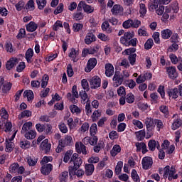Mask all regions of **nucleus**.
I'll return each instance as SVG.
<instances>
[{
  "mask_svg": "<svg viewBox=\"0 0 182 182\" xmlns=\"http://www.w3.org/2000/svg\"><path fill=\"white\" fill-rule=\"evenodd\" d=\"M70 163H73V166L68 167L69 175L70 177L75 176V171H77L79 167L82 166V158L79 157V154L74 153L70 159Z\"/></svg>",
  "mask_w": 182,
  "mask_h": 182,
  "instance_id": "nucleus-1",
  "label": "nucleus"
},
{
  "mask_svg": "<svg viewBox=\"0 0 182 182\" xmlns=\"http://www.w3.org/2000/svg\"><path fill=\"white\" fill-rule=\"evenodd\" d=\"M164 178H167L169 181H171L172 180H177L178 178V175L176 174L177 173V171H176V168H174L173 166L170 167V166H166L165 168H164Z\"/></svg>",
  "mask_w": 182,
  "mask_h": 182,
  "instance_id": "nucleus-2",
  "label": "nucleus"
},
{
  "mask_svg": "<svg viewBox=\"0 0 182 182\" xmlns=\"http://www.w3.org/2000/svg\"><path fill=\"white\" fill-rule=\"evenodd\" d=\"M124 76H123V74L120 72H115L114 75L113 77V81H114V86L115 87H117L118 86H120L122 83H123Z\"/></svg>",
  "mask_w": 182,
  "mask_h": 182,
  "instance_id": "nucleus-3",
  "label": "nucleus"
},
{
  "mask_svg": "<svg viewBox=\"0 0 182 182\" xmlns=\"http://www.w3.org/2000/svg\"><path fill=\"white\" fill-rule=\"evenodd\" d=\"M60 147H67L73 144V138L70 135H66L64 139L59 141Z\"/></svg>",
  "mask_w": 182,
  "mask_h": 182,
  "instance_id": "nucleus-4",
  "label": "nucleus"
},
{
  "mask_svg": "<svg viewBox=\"0 0 182 182\" xmlns=\"http://www.w3.org/2000/svg\"><path fill=\"white\" fill-rule=\"evenodd\" d=\"M141 164L144 170H149L153 166V159L150 156H145L142 159Z\"/></svg>",
  "mask_w": 182,
  "mask_h": 182,
  "instance_id": "nucleus-5",
  "label": "nucleus"
},
{
  "mask_svg": "<svg viewBox=\"0 0 182 182\" xmlns=\"http://www.w3.org/2000/svg\"><path fill=\"white\" fill-rule=\"evenodd\" d=\"M101 80L97 76H94L90 80V86L91 89H97L100 87Z\"/></svg>",
  "mask_w": 182,
  "mask_h": 182,
  "instance_id": "nucleus-6",
  "label": "nucleus"
},
{
  "mask_svg": "<svg viewBox=\"0 0 182 182\" xmlns=\"http://www.w3.org/2000/svg\"><path fill=\"white\" fill-rule=\"evenodd\" d=\"M133 38V34L129 32H127L124 33V36L121 37L120 42L122 45L125 46H130V43L129 41Z\"/></svg>",
  "mask_w": 182,
  "mask_h": 182,
  "instance_id": "nucleus-7",
  "label": "nucleus"
},
{
  "mask_svg": "<svg viewBox=\"0 0 182 182\" xmlns=\"http://www.w3.org/2000/svg\"><path fill=\"white\" fill-rule=\"evenodd\" d=\"M166 72L170 79L174 80L178 77V73H177V70L176 69V67L171 66L166 68Z\"/></svg>",
  "mask_w": 182,
  "mask_h": 182,
  "instance_id": "nucleus-8",
  "label": "nucleus"
},
{
  "mask_svg": "<svg viewBox=\"0 0 182 182\" xmlns=\"http://www.w3.org/2000/svg\"><path fill=\"white\" fill-rule=\"evenodd\" d=\"M96 65H97V60L96 58H90L87 63V67L85 68V72L89 73L92 69H95Z\"/></svg>",
  "mask_w": 182,
  "mask_h": 182,
  "instance_id": "nucleus-9",
  "label": "nucleus"
},
{
  "mask_svg": "<svg viewBox=\"0 0 182 182\" xmlns=\"http://www.w3.org/2000/svg\"><path fill=\"white\" fill-rule=\"evenodd\" d=\"M75 150L77 153H79V154H87V150L86 149V146L84 145L83 143L80 142V143H76L75 144Z\"/></svg>",
  "mask_w": 182,
  "mask_h": 182,
  "instance_id": "nucleus-10",
  "label": "nucleus"
},
{
  "mask_svg": "<svg viewBox=\"0 0 182 182\" xmlns=\"http://www.w3.org/2000/svg\"><path fill=\"white\" fill-rule=\"evenodd\" d=\"M93 42H96V36L90 31L87 33L85 38V43L86 45H90L91 43H93Z\"/></svg>",
  "mask_w": 182,
  "mask_h": 182,
  "instance_id": "nucleus-11",
  "label": "nucleus"
},
{
  "mask_svg": "<svg viewBox=\"0 0 182 182\" xmlns=\"http://www.w3.org/2000/svg\"><path fill=\"white\" fill-rule=\"evenodd\" d=\"M16 65H18V58L13 57L7 61V63H6V68L7 70H11V69L16 66Z\"/></svg>",
  "mask_w": 182,
  "mask_h": 182,
  "instance_id": "nucleus-12",
  "label": "nucleus"
},
{
  "mask_svg": "<svg viewBox=\"0 0 182 182\" xmlns=\"http://www.w3.org/2000/svg\"><path fill=\"white\" fill-rule=\"evenodd\" d=\"M80 97L81 99L82 105H87V103H90V98H89V95L86 93V91L80 92Z\"/></svg>",
  "mask_w": 182,
  "mask_h": 182,
  "instance_id": "nucleus-13",
  "label": "nucleus"
},
{
  "mask_svg": "<svg viewBox=\"0 0 182 182\" xmlns=\"http://www.w3.org/2000/svg\"><path fill=\"white\" fill-rule=\"evenodd\" d=\"M114 74V67H113V65L110 63H107L105 65V75L107 76V77H110L111 76H113Z\"/></svg>",
  "mask_w": 182,
  "mask_h": 182,
  "instance_id": "nucleus-14",
  "label": "nucleus"
},
{
  "mask_svg": "<svg viewBox=\"0 0 182 182\" xmlns=\"http://www.w3.org/2000/svg\"><path fill=\"white\" fill-rule=\"evenodd\" d=\"M52 170H53V166L51 164L43 165L41 167V173L44 176H48Z\"/></svg>",
  "mask_w": 182,
  "mask_h": 182,
  "instance_id": "nucleus-15",
  "label": "nucleus"
},
{
  "mask_svg": "<svg viewBox=\"0 0 182 182\" xmlns=\"http://www.w3.org/2000/svg\"><path fill=\"white\" fill-rule=\"evenodd\" d=\"M68 56L73 62H77V60H79V58H77V56H79V50L74 48H71Z\"/></svg>",
  "mask_w": 182,
  "mask_h": 182,
  "instance_id": "nucleus-16",
  "label": "nucleus"
},
{
  "mask_svg": "<svg viewBox=\"0 0 182 182\" xmlns=\"http://www.w3.org/2000/svg\"><path fill=\"white\" fill-rule=\"evenodd\" d=\"M148 147L151 151H154V150H156V147L159 150L160 148V144L154 139H151L148 143Z\"/></svg>",
  "mask_w": 182,
  "mask_h": 182,
  "instance_id": "nucleus-17",
  "label": "nucleus"
},
{
  "mask_svg": "<svg viewBox=\"0 0 182 182\" xmlns=\"http://www.w3.org/2000/svg\"><path fill=\"white\" fill-rule=\"evenodd\" d=\"M49 140L48 139L42 141L41 147L45 153H49L50 151L51 144L48 143Z\"/></svg>",
  "mask_w": 182,
  "mask_h": 182,
  "instance_id": "nucleus-18",
  "label": "nucleus"
},
{
  "mask_svg": "<svg viewBox=\"0 0 182 182\" xmlns=\"http://www.w3.org/2000/svg\"><path fill=\"white\" fill-rule=\"evenodd\" d=\"M111 11L112 12V15H122L123 7L120 6L119 4H115L111 9Z\"/></svg>",
  "mask_w": 182,
  "mask_h": 182,
  "instance_id": "nucleus-19",
  "label": "nucleus"
},
{
  "mask_svg": "<svg viewBox=\"0 0 182 182\" xmlns=\"http://www.w3.org/2000/svg\"><path fill=\"white\" fill-rule=\"evenodd\" d=\"M100 117H102V109L95 110L91 115L92 122H97Z\"/></svg>",
  "mask_w": 182,
  "mask_h": 182,
  "instance_id": "nucleus-20",
  "label": "nucleus"
},
{
  "mask_svg": "<svg viewBox=\"0 0 182 182\" xmlns=\"http://www.w3.org/2000/svg\"><path fill=\"white\" fill-rule=\"evenodd\" d=\"M159 110L161 113H163L164 117L165 119H168V116H170V111H168V107L166 105H161L159 107Z\"/></svg>",
  "mask_w": 182,
  "mask_h": 182,
  "instance_id": "nucleus-21",
  "label": "nucleus"
},
{
  "mask_svg": "<svg viewBox=\"0 0 182 182\" xmlns=\"http://www.w3.org/2000/svg\"><path fill=\"white\" fill-rule=\"evenodd\" d=\"M85 174L86 176H92L95 171V165L92 164H85Z\"/></svg>",
  "mask_w": 182,
  "mask_h": 182,
  "instance_id": "nucleus-22",
  "label": "nucleus"
},
{
  "mask_svg": "<svg viewBox=\"0 0 182 182\" xmlns=\"http://www.w3.org/2000/svg\"><path fill=\"white\" fill-rule=\"evenodd\" d=\"M101 28L102 31L107 32V33H112V32H113V29L110 27V24H109V21H107L102 23Z\"/></svg>",
  "mask_w": 182,
  "mask_h": 182,
  "instance_id": "nucleus-23",
  "label": "nucleus"
},
{
  "mask_svg": "<svg viewBox=\"0 0 182 182\" xmlns=\"http://www.w3.org/2000/svg\"><path fill=\"white\" fill-rule=\"evenodd\" d=\"M15 147V144L12 142V140L11 139H6V151L7 153H11L12 150H14V148Z\"/></svg>",
  "mask_w": 182,
  "mask_h": 182,
  "instance_id": "nucleus-24",
  "label": "nucleus"
},
{
  "mask_svg": "<svg viewBox=\"0 0 182 182\" xmlns=\"http://www.w3.org/2000/svg\"><path fill=\"white\" fill-rule=\"evenodd\" d=\"M169 97H172V99H177L178 97V89L173 88L168 90L167 92Z\"/></svg>",
  "mask_w": 182,
  "mask_h": 182,
  "instance_id": "nucleus-25",
  "label": "nucleus"
},
{
  "mask_svg": "<svg viewBox=\"0 0 182 182\" xmlns=\"http://www.w3.org/2000/svg\"><path fill=\"white\" fill-rule=\"evenodd\" d=\"M145 124L146 129H154L156 127L155 123H154V119L147 117L145 119Z\"/></svg>",
  "mask_w": 182,
  "mask_h": 182,
  "instance_id": "nucleus-26",
  "label": "nucleus"
},
{
  "mask_svg": "<svg viewBox=\"0 0 182 182\" xmlns=\"http://www.w3.org/2000/svg\"><path fill=\"white\" fill-rule=\"evenodd\" d=\"M26 160H27V164H28V166H31L33 167H34V166H36V163H38V159L36 158L29 155L27 156Z\"/></svg>",
  "mask_w": 182,
  "mask_h": 182,
  "instance_id": "nucleus-27",
  "label": "nucleus"
},
{
  "mask_svg": "<svg viewBox=\"0 0 182 182\" xmlns=\"http://www.w3.org/2000/svg\"><path fill=\"white\" fill-rule=\"evenodd\" d=\"M122 151V148L120 145L116 144L113 146L112 149L110 151V154L112 157H116L119 153Z\"/></svg>",
  "mask_w": 182,
  "mask_h": 182,
  "instance_id": "nucleus-28",
  "label": "nucleus"
},
{
  "mask_svg": "<svg viewBox=\"0 0 182 182\" xmlns=\"http://www.w3.org/2000/svg\"><path fill=\"white\" fill-rule=\"evenodd\" d=\"M36 29H38V24L33 21H31L26 25V31H28V32H35Z\"/></svg>",
  "mask_w": 182,
  "mask_h": 182,
  "instance_id": "nucleus-29",
  "label": "nucleus"
},
{
  "mask_svg": "<svg viewBox=\"0 0 182 182\" xmlns=\"http://www.w3.org/2000/svg\"><path fill=\"white\" fill-rule=\"evenodd\" d=\"M32 58H33V50L29 48L26 53V59L28 63H32Z\"/></svg>",
  "mask_w": 182,
  "mask_h": 182,
  "instance_id": "nucleus-30",
  "label": "nucleus"
},
{
  "mask_svg": "<svg viewBox=\"0 0 182 182\" xmlns=\"http://www.w3.org/2000/svg\"><path fill=\"white\" fill-rule=\"evenodd\" d=\"M0 128L1 129V130H4L6 133H7V132H11V129H12V123H3L0 125Z\"/></svg>",
  "mask_w": 182,
  "mask_h": 182,
  "instance_id": "nucleus-31",
  "label": "nucleus"
},
{
  "mask_svg": "<svg viewBox=\"0 0 182 182\" xmlns=\"http://www.w3.org/2000/svg\"><path fill=\"white\" fill-rule=\"evenodd\" d=\"M69 178V172L65 171L59 175L60 182H67Z\"/></svg>",
  "mask_w": 182,
  "mask_h": 182,
  "instance_id": "nucleus-32",
  "label": "nucleus"
},
{
  "mask_svg": "<svg viewBox=\"0 0 182 182\" xmlns=\"http://www.w3.org/2000/svg\"><path fill=\"white\" fill-rule=\"evenodd\" d=\"M25 138L27 139L28 140H33L35 137H36V132L34 131H28L26 132L24 135Z\"/></svg>",
  "mask_w": 182,
  "mask_h": 182,
  "instance_id": "nucleus-33",
  "label": "nucleus"
},
{
  "mask_svg": "<svg viewBox=\"0 0 182 182\" xmlns=\"http://www.w3.org/2000/svg\"><path fill=\"white\" fill-rule=\"evenodd\" d=\"M169 58L171 59V63L173 65H177V63H178V62L182 60L181 57H177V55H176V54H170Z\"/></svg>",
  "mask_w": 182,
  "mask_h": 182,
  "instance_id": "nucleus-34",
  "label": "nucleus"
},
{
  "mask_svg": "<svg viewBox=\"0 0 182 182\" xmlns=\"http://www.w3.org/2000/svg\"><path fill=\"white\" fill-rule=\"evenodd\" d=\"M31 127H32V122H26L22 127L21 134H25V133H26L28 130H31Z\"/></svg>",
  "mask_w": 182,
  "mask_h": 182,
  "instance_id": "nucleus-35",
  "label": "nucleus"
},
{
  "mask_svg": "<svg viewBox=\"0 0 182 182\" xmlns=\"http://www.w3.org/2000/svg\"><path fill=\"white\" fill-rule=\"evenodd\" d=\"M173 35V32L170 29H166L161 31V37L163 39H168Z\"/></svg>",
  "mask_w": 182,
  "mask_h": 182,
  "instance_id": "nucleus-36",
  "label": "nucleus"
},
{
  "mask_svg": "<svg viewBox=\"0 0 182 182\" xmlns=\"http://www.w3.org/2000/svg\"><path fill=\"white\" fill-rule=\"evenodd\" d=\"M25 9L27 11H35V1L33 0H29L26 4Z\"/></svg>",
  "mask_w": 182,
  "mask_h": 182,
  "instance_id": "nucleus-37",
  "label": "nucleus"
},
{
  "mask_svg": "<svg viewBox=\"0 0 182 182\" xmlns=\"http://www.w3.org/2000/svg\"><path fill=\"white\" fill-rule=\"evenodd\" d=\"M72 154H73V150H68L65 152L63 158V162L64 163H68L70 159H72Z\"/></svg>",
  "mask_w": 182,
  "mask_h": 182,
  "instance_id": "nucleus-38",
  "label": "nucleus"
},
{
  "mask_svg": "<svg viewBox=\"0 0 182 182\" xmlns=\"http://www.w3.org/2000/svg\"><path fill=\"white\" fill-rule=\"evenodd\" d=\"M23 97H27L28 101L30 102V100H33V92L32 90H26L23 92Z\"/></svg>",
  "mask_w": 182,
  "mask_h": 182,
  "instance_id": "nucleus-39",
  "label": "nucleus"
},
{
  "mask_svg": "<svg viewBox=\"0 0 182 182\" xmlns=\"http://www.w3.org/2000/svg\"><path fill=\"white\" fill-rule=\"evenodd\" d=\"M32 112L29 110H24L18 115V119H23V117H31Z\"/></svg>",
  "mask_w": 182,
  "mask_h": 182,
  "instance_id": "nucleus-40",
  "label": "nucleus"
},
{
  "mask_svg": "<svg viewBox=\"0 0 182 182\" xmlns=\"http://www.w3.org/2000/svg\"><path fill=\"white\" fill-rule=\"evenodd\" d=\"M70 110L72 113H76L77 114L82 113V109L75 105L70 106Z\"/></svg>",
  "mask_w": 182,
  "mask_h": 182,
  "instance_id": "nucleus-41",
  "label": "nucleus"
},
{
  "mask_svg": "<svg viewBox=\"0 0 182 182\" xmlns=\"http://www.w3.org/2000/svg\"><path fill=\"white\" fill-rule=\"evenodd\" d=\"M135 134L138 140L141 141L144 140V137L146 136V132H144V130H141L135 132Z\"/></svg>",
  "mask_w": 182,
  "mask_h": 182,
  "instance_id": "nucleus-42",
  "label": "nucleus"
},
{
  "mask_svg": "<svg viewBox=\"0 0 182 182\" xmlns=\"http://www.w3.org/2000/svg\"><path fill=\"white\" fill-rule=\"evenodd\" d=\"M131 177L134 181L140 182V177L139 176V174H137V171L135 169L132 170Z\"/></svg>",
  "mask_w": 182,
  "mask_h": 182,
  "instance_id": "nucleus-43",
  "label": "nucleus"
},
{
  "mask_svg": "<svg viewBox=\"0 0 182 182\" xmlns=\"http://www.w3.org/2000/svg\"><path fill=\"white\" fill-rule=\"evenodd\" d=\"M153 45H154V42L153 41V39L149 38L145 43L144 48L146 50H149V49H151V48H153Z\"/></svg>",
  "mask_w": 182,
  "mask_h": 182,
  "instance_id": "nucleus-44",
  "label": "nucleus"
},
{
  "mask_svg": "<svg viewBox=\"0 0 182 182\" xmlns=\"http://www.w3.org/2000/svg\"><path fill=\"white\" fill-rule=\"evenodd\" d=\"M154 123L156 125V129L158 132H160L161 129L164 128V124H163V121L160 119H154Z\"/></svg>",
  "mask_w": 182,
  "mask_h": 182,
  "instance_id": "nucleus-45",
  "label": "nucleus"
},
{
  "mask_svg": "<svg viewBox=\"0 0 182 182\" xmlns=\"http://www.w3.org/2000/svg\"><path fill=\"white\" fill-rule=\"evenodd\" d=\"M2 92L3 93H7V92H9L12 87V84L10 82H6L4 85H2Z\"/></svg>",
  "mask_w": 182,
  "mask_h": 182,
  "instance_id": "nucleus-46",
  "label": "nucleus"
},
{
  "mask_svg": "<svg viewBox=\"0 0 182 182\" xmlns=\"http://www.w3.org/2000/svg\"><path fill=\"white\" fill-rule=\"evenodd\" d=\"M122 168H123V162L119 161L115 167V174L119 176L122 173Z\"/></svg>",
  "mask_w": 182,
  "mask_h": 182,
  "instance_id": "nucleus-47",
  "label": "nucleus"
},
{
  "mask_svg": "<svg viewBox=\"0 0 182 182\" xmlns=\"http://www.w3.org/2000/svg\"><path fill=\"white\" fill-rule=\"evenodd\" d=\"M132 26H133V20L130 18L125 21L122 24V26L123 28H124V29H129V28H132Z\"/></svg>",
  "mask_w": 182,
  "mask_h": 182,
  "instance_id": "nucleus-48",
  "label": "nucleus"
},
{
  "mask_svg": "<svg viewBox=\"0 0 182 182\" xmlns=\"http://www.w3.org/2000/svg\"><path fill=\"white\" fill-rule=\"evenodd\" d=\"M182 122H181V119H176L171 126V129L172 130H177V129H178V127H180V126H181Z\"/></svg>",
  "mask_w": 182,
  "mask_h": 182,
  "instance_id": "nucleus-49",
  "label": "nucleus"
},
{
  "mask_svg": "<svg viewBox=\"0 0 182 182\" xmlns=\"http://www.w3.org/2000/svg\"><path fill=\"white\" fill-rule=\"evenodd\" d=\"M79 132L80 133H86V132H89V123H83L81 127L79 129Z\"/></svg>",
  "mask_w": 182,
  "mask_h": 182,
  "instance_id": "nucleus-50",
  "label": "nucleus"
},
{
  "mask_svg": "<svg viewBox=\"0 0 182 182\" xmlns=\"http://www.w3.org/2000/svg\"><path fill=\"white\" fill-rule=\"evenodd\" d=\"M90 133L91 136H95L96 133H97V124H96V123L91 125L90 128Z\"/></svg>",
  "mask_w": 182,
  "mask_h": 182,
  "instance_id": "nucleus-51",
  "label": "nucleus"
},
{
  "mask_svg": "<svg viewBox=\"0 0 182 182\" xmlns=\"http://www.w3.org/2000/svg\"><path fill=\"white\" fill-rule=\"evenodd\" d=\"M49 81V76L48 75H44L43 76L41 87L45 89L48 86V82Z\"/></svg>",
  "mask_w": 182,
  "mask_h": 182,
  "instance_id": "nucleus-52",
  "label": "nucleus"
},
{
  "mask_svg": "<svg viewBox=\"0 0 182 182\" xmlns=\"http://www.w3.org/2000/svg\"><path fill=\"white\" fill-rule=\"evenodd\" d=\"M125 100L127 103H129V104L134 103V95L132 93H129L125 97Z\"/></svg>",
  "mask_w": 182,
  "mask_h": 182,
  "instance_id": "nucleus-53",
  "label": "nucleus"
},
{
  "mask_svg": "<svg viewBox=\"0 0 182 182\" xmlns=\"http://www.w3.org/2000/svg\"><path fill=\"white\" fill-rule=\"evenodd\" d=\"M73 29L74 32H79V31H82L83 29V24L74 23L73 26Z\"/></svg>",
  "mask_w": 182,
  "mask_h": 182,
  "instance_id": "nucleus-54",
  "label": "nucleus"
},
{
  "mask_svg": "<svg viewBox=\"0 0 182 182\" xmlns=\"http://www.w3.org/2000/svg\"><path fill=\"white\" fill-rule=\"evenodd\" d=\"M16 9L17 11H22L25 8V1L21 0L17 4H15Z\"/></svg>",
  "mask_w": 182,
  "mask_h": 182,
  "instance_id": "nucleus-55",
  "label": "nucleus"
},
{
  "mask_svg": "<svg viewBox=\"0 0 182 182\" xmlns=\"http://www.w3.org/2000/svg\"><path fill=\"white\" fill-rule=\"evenodd\" d=\"M38 9H43L46 6V0H36Z\"/></svg>",
  "mask_w": 182,
  "mask_h": 182,
  "instance_id": "nucleus-56",
  "label": "nucleus"
},
{
  "mask_svg": "<svg viewBox=\"0 0 182 182\" xmlns=\"http://www.w3.org/2000/svg\"><path fill=\"white\" fill-rule=\"evenodd\" d=\"M97 38L98 39H100V41H102V42H107V41H110V38H109V36L102 33H100L98 34Z\"/></svg>",
  "mask_w": 182,
  "mask_h": 182,
  "instance_id": "nucleus-57",
  "label": "nucleus"
},
{
  "mask_svg": "<svg viewBox=\"0 0 182 182\" xmlns=\"http://www.w3.org/2000/svg\"><path fill=\"white\" fill-rule=\"evenodd\" d=\"M19 167V164L18 163H14L11 164L9 167V170L11 173H18V168Z\"/></svg>",
  "mask_w": 182,
  "mask_h": 182,
  "instance_id": "nucleus-58",
  "label": "nucleus"
},
{
  "mask_svg": "<svg viewBox=\"0 0 182 182\" xmlns=\"http://www.w3.org/2000/svg\"><path fill=\"white\" fill-rule=\"evenodd\" d=\"M20 147H21V149H29V147H31V142L29 141H21L20 142Z\"/></svg>",
  "mask_w": 182,
  "mask_h": 182,
  "instance_id": "nucleus-59",
  "label": "nucleus"
},
{
  "mask_svg": "<svg viewBox=\"0 0 182 182\" xmlns=\"http://www.w3.org/2000/svg\"><path fill=\"white\" fill-rule=\"evenodd\" d=\"M106 122H107V117H104L100 119V120L97 122L98 127H105V124H106Z\"/></svg>",
  "mask_w": 182,
  "mask_h": 182,
  "instance_id": "nucleus-60",
  "label": "nucleus"
},
{
  "mask_svg": "<svg viewBox=\"0 0 182 182\" xmlns=\"http://www.w3.org/2000/svg\"><path fill=\"white\" fill-rule=\"evenodd\" d=\"M58 127L61 133L66 134L68 132V127L65 125V123L63 122L60 123V124L58 125Z\"/></svg>",
  "mask_w": 182,
  "mask_h": 182,
  "instance_id": "nucleus-61",
  "label": "nucleus"
},
{
  "mask_svg": "<svg viewBox=\"0 0 182 182\" xmlns=\"http://www.w3.org/2000/svg\"><path fill=\"white\" fill-rule=\"evenodd\" d=\"M136 58H137V55L136 53L129 55L128 60H129L130 65L133 66L134 63H136Z\"/></svg>",
  "mask_w": 182,
  "mask_h": 182,
  "instance_id": "nucleus-62",
  "label": "nucleus"
},
{
  "mask_svg": "<svg viewBox=\"0 0 182 182\" xmlns=\"http://www.w3.org/2000/svg\"><path fill=\"white\" fill-rule=\"evenodd\" d=\"M126 85L129 89H134L136 87V82L133 80H127L126 81Z\"/></svg>",
  "mask_w": 182,
  "mask_h": 182,
  "instance_id": "nucleus-63",
  "label": "nucleus"
},
{
  "mask_svg": "<svg viewBox=\"0 0 182 182\" xmlns=\"http://www.w3.org/2000/svg\"><path fill=\"white\" fill-rule=\"evenodd\" d=\"M95 11V9L93 7L86 4L84 1V11H85L87 14H92Z\"/></svg>",
  "mask_w": 182,
  "mask_h": 182,
  "instance_id": "nucleus-64",
  "label": "nucleus"
}]
</instances>
